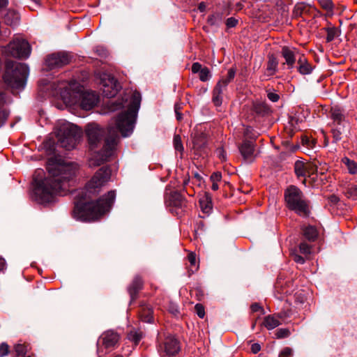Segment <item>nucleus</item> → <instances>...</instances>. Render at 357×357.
<instances>
[{
	"mask_svg": "<svg viewBox=\"0 0 357 357\" xmlns=\"http://www.w3.org/2000/svg\"><path fill=\"white\" fill-rule=\"evenodd\" d=\"M176 113V119L177 120L180 121L182 119V114L179 112H175Z\"/></svg>",
	"mask_w": 357,
	"mask_h": 357,
	"instance_id": "338daca9",
	"label": "nucleus"
},
{
	"mask_svg": "<svg viewBox=\"0 0 357 357\" xmlns=\"http://www.w3.org/2000/svg\"><path fill=\"white\" fill-rule=\"evenodd\" d=\"M6 268V261L2 257H0V271H3Z\"/></svg>",
	"mask_w": 357,
	"mask_h": 357,
	"instance_id": "13d9d810",
	"label": "nucleus"
},
{
	"mask_svg": "<svg viewBox=\"0 0 357 357\" xmlns=\"http://www.w3.org/2000/svg\"><path fill=\"white\" fill-rule=\"evenodd\" d=\"M174 147L178 152L183 153L184 148L180 135H176L173 139Z\"/></svg>",
	"mask_w": 357,
	"mask_h": 357,
	"instance_id": "e433bc0d",
	"label": "nucleus"
},
{
	"mask_svg": "<svg viewBox=\"0 0 357 357\" xmlns=\"http://www.w3.org/2000/svg\"><path fill=\"white\" fill-rule=\"evenodd\" d=\"M273 1L276 3L277 6H282L283 4L282 0H273Z\"/></svg>",
	"mask_w": 357,
	"mask_h": 357,
	"instance_id": "774afa93",
	"label": "nucleus"
},
{
	"mask_svg": "<svg viewBox=\"0 0 357 357\" xmlns=\"http://www.w3.org/2000/svg\"><path fill=\"white\" fill-rule=\"evenodd\" d=\"M206 6L204 2H201L199 6H198V9L199 10L200 12H204L206 10Z\"/></svg>",
	"mask_w": 357,
	"mask_h": 357,
	"instance_id": "bf43d9fd",
	"label": "nucleus"
},
{
	"mask_svg": "<svg viewBox=\"0 0 357 357\" xmlns=\"http://www.w3.org/2000/svg\"><path fill=\"white\" fill-rule=\"evenodd\" d=\"M100 338L102 341V344L106 348H112L118 342L119 336L113 331H107L101 335Z\"/></svg>",
	"mask_w": 357,
	"mask_h": 357,
	"instance_id": "6ab92c4d",
	"label": "nucleus"
},
{
	"mask_svg": "<svg viewBox=\"0 0 357 357\" xmlns=\"http://www.w3.org/2000/svg\"><path fill=\"white\" fill-rule=\"evenodd\" d=\"M29 69L26 64L15 61H8L3 80L12 90H22L26 83Z\"/></svg>",
	"mask_w": 357,
	"mask_h": 357,
	"instance_id": "39448f33",
	"label": "nucleus"
},
{
	"mask_svg": "<svg viewBox=\"0 0 357 357\" xmlns=\"http://www.w3.org/2000/svg\"><path fill=\"white\" fill-rule=\"evenodd\" d=\"M224 18V13L222 11H215L208 17L207 22L211 26H220Z\"/></svg>",
	"mask_w": 357,
	"mask_h": 357,
	"instance_id": "cd10ccee",
	"label": "nucleus"
},
{
	"mask_svg": "<svg viewBox=\"0 0 357 357\" xmlns=\"http://www.w3.org/2000/svg\"><path fill=\"white\" fill-rule=\"evenodd\" d=\"M225 24L227 28H233L237 25L238 20L231 17L227 19Z\"/></svg>",
	"mask_w": 357,
	"mask_h": 357,
	"instance_id": "49530a36",
	"label": "nucleus"
},
{
	"mask_svg": "<svg viewBox=\"0 0 357 357\" xmlns=\"http://www.w3.org/2000/svg\"><path fill=\"white\" fill-rule=\"evenodd\" d=\"M243 8V5L242 3L241 2H238L236 4V10H241L242 8Z\"/></svg>",
	"mask_w": 357,
	"mask_h": 357,
	"instance_id": "680f3d73",
	"label": "nucleus"
},
{
	"mask_svg": "<svg viewBox=\"0 0 357 357\" xmlns=\"http://www.w3.org/2000/svg\"><path fill=\"white\" fill-rule=\"evenodd\" d=\"M253 111L258 115L264 116L270 113L269 106L264 102H257L253 104Z\"/></svg>",
	"mask_w": 357,
	"mask_h": 357,
	"instance_id": "bb28decb",
	"label": "nucleus"
},
{
	"mask_svg": "<svg viewBox=\"0 0 357 357\" xmlns=\"http://www.w3.org/2000/svg\"><path fill=\"white\" fill-rule=\"evenodd\" d=\"M227 88V86L220 80L218 82L213 90L212 101L216 107H219L222 103V93Z\"/></svg>",
	"mask_w": 357,
	"mask_h": 357,
	"instance_id": "412c9836",
	"label": "nucleus"
},
{
	"mask_svg": "<svg viewBox=\"0 0 357 357\" xmlns=\"http://www.w3.org/2000/svg\"><path fill=\"white\" fill-rule=\"evenodd\" d=\"M287 207L302 217H307L310 213V201L303 192L295 185L288 187L284 193Z\"/></svg>",
	"mask_w": 357,
	"mask_h": 357,
	"instance_id": "423d86ee",
	"label": "nucleus"
},
{
	"mask_svg": "<svg viewBox=\"0 0 357 357\" xmlns=\"http://www.w3.org/2000/svg\"><path fill=\"white\" fill-rule=\"evenodd\" d=\"M166 202H169V205H172L179 208L186 206V201L185 198L178 192H173L170 193L169 199H166Z\"/></svg>",
	"mask_w": 357,
	"mask_h": 357,
	"instance_id": "4be33fe9",
	"label": "nucleus"
},
{
	"mask_svg": "<svg viewBox=\"0 0 357 357\" xmlns=\"http://www.w3.org/2000/svg\"><path fill=\"white\" fill-rule=\"evenodd\" d=\"M201 209L204 213H209L212 210V202L208 194H206L199 200Z\"/></svg>",
	"mask_w": 357,
	"mask_h": 357,
	"instance_id": "c85d7f7f",
	"label": "nucleus"
},
{
	"mask_svg": "<svg viewBox=\"0 0 357 357\" xmlns=\"http://www.w3.org/2000/svg\"><path fill=\"white\" fill-rule=\"evenodd\" d=\"M278 69V61L277 58L273 55H268L267 67L266 69L265 74L267 76H272L275 75Z\"/></svg>",
	"mask_w": 357,
	"mask_h": 357,
	"instance_id": "a878e982",
	"label": "nucleus"
},
{
	"mask_svg": "<svg viewBox=\"0 0 357 357\" xmlns=\"http://www.w3.org/2000/svg\"><path fill=\"white\" fill-rule=\"evenodd\" d=\"M100 84L102 94L107 98L115 96L121 87L118 81L112 75L107 73L101 75Z\"/></svg>",
	"mask_w": 357,
	"mask_h": 357,
	"instance_id": "9d476101",
	"label": "nucleus"
},
{
	"mask_svg": "<svg viewBox=\"0 0 357 357\" xmlns=\"http://www.w3.org/2000/svg\"><path fill=\"white\" fill-rule=\"evenodd\" d=\"M2 17L3 22L10 26H17L20 22V15L14 10H3Z\"/></svg>",
	"mask_w": 357,
	"mask_h": 357,
	"instance_id": "a211bd4d",
	"label": "nucleus"
},
{
	"mask_svg": "<svg viewBox=\"0 0 357 357\" xmlns=\"http://www.w3.org/2000/svg\"><path fill=\"white\" fill-rule=\"evenodd\" d=\"M9 352V347L8 345L3 342L0 344V356L3 357L8 354Z\"/></svg>",
	"mask_w": 357,
	"mask_h": 357,
	"instance_id": "37998d69",
	"label": "nucleus"
},
{
	"mask_svg": "<svg viewBox=\"0 0 357 357\" xmlns=\"http://www.w3.org/2000/svg\"><path fill=\"white\" fill-rule=\"evenodd\" d=\"M326 30L327 32L326 41L328 43L333 41L338 36L339 31L334 26L328 27Z\"/></svg>",
	"mask_w": 357,
	"mask_h": 357,
	"instance_id": "72a5a7b5",
	"label": "nucleus"
},
{
	"mask_svg": "<svg viewBox=\"0 0 357 357\" xmlns=\"http://www.w3.org/2000/svg\"><path fill=\"white\" fill-rule=\"evenodd\" d=\"M331 133L333 135V142L337 143L344 136H347L349 132V123L348 121L342 123L331 124Z\"/></svg>",
	"mask_w": 357,
	"mask_h": 357,
	"instance_id": "2eb2a0df",
	"label": "nucleus"
},
{
	"mask_svg": "<svg viewBox=\"0 0 357 357\" xmlns=\"http://www.w3.org/2000/svg\"><path fill=\"white\" fill-rule=\"evenodd\" d=\"M298 53V51L294 47H289L287 46L282 47L281 54L285 61L283 63V65H287V69L291 70L294 68L296 61V56Z\"/></svg>",
	"mask_w": 357,
	"mask_h": 357,
	"instance_id": "f3484780",
	"label": "nucleus"
},
{
	"mask_svg": "<svg viewBox=\"0 0 357 357\" xmlns=\"http://www.w3.org/2000/svg\"><path fill=\"white\" fill-rule=\"evenodd\" d=\"M47 170V177H43V169L36 170L33 176V198L42 204L52 202L56 195L63 196L70 191L77 167L72 162L50 159Z\"/></svg>",
	"mask_w": 357,
	"mask_h": 357,
	"instance_id": "f03ea898",
	"label": "nucleus"
},
{
	"mask_svg": "<svg viewBox=\"0 0 357 357\" xmlns=\"http://www.w3.org/2000/svg\"><path fill=\"white\" fill-rule=\"evenodd\" d=\"M15 356L14 357H26V347L24 344H18L15 347Z\"/></svg>",
	"mask_w": 357,
	"mask_h": 357,
	"instance_id": "c9c22d12",
	"label": "nucleus"
},
{
	"mask_svg": "<svg viewBox=\"0 0 357 357\" xmlns=\"http://www.w3.org/2000/svg\"><path fill=\"white\" fill-rule=\"evenodd\" d=\"M31 46L24 39L15 38L4 47V53L18 59H27L31 54Z\"/></svg>",
	"mask_w": 357,
	"mask_h": 357,
	"instance_id": "1a4fd4ad",
	"label": "nucleus"
},
{
	"mask_svg": "<svg viewBox=\"0 0 357 357\" xmlns=\"http://www.w3.org/2000/svg\"><path fill=\"white\" fill-rule=\"evenodd\" d=\"M298 71L301 75H310L312 73L313 67L307 61V59L304 57L303 55H301L298 59Z\"/></svg>",
	"mask_w": 357,
	"mask_h": 357,
	"instance_id": "393cba45",
	"label": "nucleus"
},
{
	"mask_svg": "<svg viewBox=\"0 0 357 357\" xmlns=\"http://www.w3.org/2000/svg\"><path fill=\"white\" fill-rule=\"evenodd\" d=\"M116 198L114 190L101 197L96 202L75 204L73 211V217L82 222H91L99 219L104 214L109 211Z\"/></svg>",
	"mask_w": 357,
	"mask_h": 357,
	"instance_id": "7ed1b4c3",
	"label": "nucleus"
},
{
	"mask_svg": "<svg viewBox=\"0 0 357 357\" xmlns=\"http://www.w3.org/2000/svg\"><path fill=\"white\" fill-rule=\"evenodd\" d=\"M111 172L109 167H102L99 169L92 178L86 184L85 197H90L100 191V188L105 185L110 178Z\"/></svg>",
	"mask_w": 357,
	"mask_h": 357,
	"instance_id": "6e6552de",
	"label": "nucleus"
},
{
	"mask_svg": "<svg viewBox=\"0 0 357 357\" xmlns=\"http://www.w3.org/2000/svg\"><path fill=\"white\" fill-rule=\"evenodd\" d=\"M203 70L202 65L198 63H194L192 66V72L193 73H199Z\"/></svg>",
	"mask_w": 357,
	"mask_h": 357,
	"instance_id": "09e8293b",
	"label": "nucleus"
},
{
	"mask_svg": "<svg viewBox=\"0 0 357 357\" xmlns=\"http://www.w3.org/2000/svg\"><path fill=\"white\" fill-rule=\"evenodd\" d=\"M293 351L289 347L284 348L279 354V357H292Z\"/></svg>",
	"mask_w": 357,
	"mask_h": 357,
	"instance_id": "a18cd8bd",
	"label": "nucleus"
},
{
	"mask_svg": "<svg viewBox=\"0 0 357 357\" xmlns=\"http://www.w3.org/2000/svg\"><path fill=\"white\" fill-rule=\"evenodd\" d=\"M216 153L218 155V157L221 160H226V153H225V151H224V149L222 148H218L216 150Z\"/></svg>",
	"mask_w": 357,
	"mask_h": 357,
	"instance_id": "8fccbe9b",
	"label": "nucleus"
},
{
	"mask_svg": "<svg viewBox=\"0 0 357 357\" xmlns=\"http://www.w3.org/2000/svg\"><path fill=\"white\" fill-rule=\"evenodd\" d=\"M199 74V79L202 82H206L212 77L211 71L207 67H204L203 70Z\"/></svg>",
	"mask_w": 357,
	"mask_h": 357,
	"instance_id": "58836bf2",
	"label": "nucleus"
},
{
	"mask_svg": "<svg viewBox=\"0 0 357 357\" xmlns=\"http://www.w3.org/2000/svg\"><path fill=\"white\" fill-rule=\"evenodd\" d=\"M144 336L143 333L139 330H132L128 334V339L137 344Z\"/></svg>",
	"mask_w": 357,
	"mask_h": 357,
	"instance_id": "7c9ffc66",
	"label": "nucleus"
},
{
	"mask_svg": "<svg viewBox=\"0 0 357 357\" xmlns=\"http://www.w3.org/2000/svg\"><path fill=\"white\" fill-rule=\"evenodd\" d=\"M294 259L297 264H303L305 263V259L298 255H295Z\"/></svg>",
	"mask_w": 357,
	"mask_h": 357,
	"instance_id": "5fc2aeb1",
	"label": "nucleus"
},
{
	"mask_svg": "<svg viewBox=\"0 0 357 357\" xmlns=\"http://www.w3.org/2000/svg\"><path fill=\"white\" fill-rule=\"evenodd\" d=\"M289 335V331L287 328H280L276 332L278 338L286 337Z\"/></svg>",
	"mask_w": 357,
	"mask_h": 357,
	"instance_id": "c03bdc74",
	"label": "nucleus"
},
{
	"mask_svg": "<svg viewBox=\"0 0 357 357\" xmlns=\"http://www.w3.org/2000/svg\"><path fill=\"white\" fill-rule=\"evenodd\" d=\"M56 89L53 96L59 94ZM59 95L63 101L69 106H78L81 109L88 111L93 108L98 102V96L93 91H84L80 86L72 89L71 86H62L59 87Z\"/></svg>",
	"mask_w": 357,
	"mask_h": 357,
	"instance_id": "20e7f679",
	"label": "nucleus"
},
{
	"mask_svg": "<svg viewBox=\"0 0 357 357\" xmlns=\"http://www.w3.org/2000/svg\"><path fill=\"white\" fill-rule=\"evenodd\" d=\"M141 100L139 92L128 91L121 100L109 102V109L112 111L121 108H127V110L113 119L107 130H102L96 123L87 125L86 135L92 152L89 160L91 167L100 166L114 154L120 139L119 133L123 137H129L132 133Z\"/></svg>",
	"mask_w": 357,
	"mask_h": 357,
	"instance_id": "f257e3e1",
	"label": "nucleus"
},
{
	"mask_svg": "<svg viewBox=\"0 0 357 357\" xmlns=\"http://www.w3.org/2000/svg\"><path fill=\"white\" fill-rule=\"evenodd\" d=\"M181 109V105L178 103H176L174 105V111L175 112H179V109Z\"/></svg>",
	"mask_w": 357,
	"mask_h": 357,
	"instance_id": "69168bd1",
	"label": "nucleus"
},
{
	"mask_svg": "<svg viewBox=\"0 0 357 357\" xmlns=\"http://www.w3.org/2000/svg\"><path fill=\"white\" fill-rule=\"evenodd\" d=\"M236 75V70L233 68L228 70L227 77H222L220 80L225 85H227L234 79Z\"/></svg>",
	"mask_w": 357,
	"mask_h": 357,
	"instance_id": "f704fd0d",
	"label": "nucleus"
},
{
	"mask_svg": "<svg viewBox=\"0 0 357 357\" xmlns=\"http://www.w3.org/2000/svg\"><path fill=\"white\" fill-rule=\"evenodd\" d=\"M152 310L149 309L148 310V314L146 316V317H144L143 319V321H145V322H149L151 323L152 321H153V317H152Z\"/></svg>",
	"mask_w": 357,
	"mask_h": 357,
	"instance_id": "864d4df0",
	"label": "nucleus"
},
{
	"mask_svg": "<svg viewBox=\"0 0 357 357\" xmlns=\"http://www.w3.org/2000/svg\"><path fill=\"white\" fill-rule=\"evenodd\" d=\"M251 310L252 312H257L259 311V310H263V309L261 308V307L260 306L259 304L258 303H253L252 305H251Z\"/></svg>",
	"mask_w": 357,
	"mask_h": 357,
	"instance_id": "4d7b16f0",
	"label": "nucleus"
},
{
	"mask_svg": "<svg viewBox=\"0 0 357 357\" xmlns=\"http://www.w3.org/2000/svg\"><path fill=\"white\" fill-rule=\"evenodd\" d=\"M211 189L214 191H215L218 189V185L217 182H213V184L211 185Z\"/></svg>",
	"mask_w": 357,
	"mask_h": 357,
	"instance_id": "e2e57ef3",
	"label": "nucleus"
},
{
	"mask_svg": "<svg viewBox=\"0 0 357 357\" xmlns=\"http://www.w3.org/2000/svg\"><path fill=\"white\" fill-rule=\"evenodd\" d=\"M192 150L195 154L203 155L207 153V138L203 132L195 133L192 136Z\"/></svg>",
	"mask_w": 357,
	"mask_h": 357,
	"instance_id": "ddd939ff",
	"label": "nucleus"
},
{
	"mask_svg": "<svg viewBox=\"0 0 357 357\" xmlns=\"http://www.w3.org/2000/svg\"><path fill=\"white\" fill-rule=\"evenodd\" d=\"M299 250L302 254L309 255L311 253L312 247L305 242H301L299 245Z\"/></svg>",
	"mask_w": 357,
	"mask_h": 357,
	"instance_id": "a19ab883",
	"label": "nucleus"
},
{
	"mask_svg": "<svg viewBox=\"0 0 357 357\" xmlns=\"http://www.w3.org/2000/svg\"><path fill=\"white\" fill-rule=\"evenodd\" d=\"M143 282L140 277L136 276L134 278L132 283L128 288L131 301L135 299L139 291L142 288Z\"/></svg>",
	"mask_w": 357,
	"mask_h": 357,
	"instance_id": "5701e85b",
	"label": "nucleus"
},
{
	"mask_svg": "<svg viewBox=\"0 0 357 357\" xmlns=\"http://www.w3.org/2000/svg\"><path fill=\"white\" fill-rule=\"evenodd\" d=\"M304 8V6L302 3H298L295 6L294 9V15L295 16H300L301 15L303 10Z\"/></svg>",
	"mask_w": 357,
	"mask_h": 357,
	"instance_id": "de8ad7c7",
	"label": "nucleus"
},
{
	"mask_svg": "<svg viewBox=\"0 0 357 357\" xmlns=\"http://www.w3.org/2000/svg\"><path fill=\"white\" fill-rule=\"evenodd\" d=\"M330 119L332 120L331 124L347 121L346 120L344 109L337 105L331 107L330 110Z\"/></svg>",
	"mask_w": 357,
	"mask_h": 357,
	"instance_id": "aec40b11",
	"label": "nucleus"
},
{
	"mask_svg": "<svg viewBox=\"0 0 357 357\" xmlns=\"http://www.w3.org/2000/svg\"><path fill=\"white\" fill-rule=\"evenodd\" d=\"M316 169L317 167L312 163H305L297 160L294 165V172L298 178H303V183L304 185H306V176L311 177Z\"/></svg>",
	"mask_w": 357,
	"mask_h": 357,
	"instance_id": "4468645a",
	"label": "nucleus"
},
{
	"mask_svg": "<svg viewBox=\"0 0 357 357\" xmlns=\"http://www.w3.org/2000/svg\"><path fill=\"white\" fill-rule=\"evenodd\" d=\"M58 143L67 150L75 147L81 137V130L75 125L65 121H60L55 127Z\"/></svg>",
	"mask_w": 357,
	"mask_h": 357,
	"instance_id": "0eeeda50",
	"label": "nucleus"
},
{
	"mask_svg": "<svg viewBox=\"0 0 357 357\" xmlns=\"http://www.w3.org/2000/svg\"><path fill=\"white\" fill-rule=\"evenodd\" d=\"M180 344L177 339L173 336H167L159 347V352L162 357L174 356L180 351Z\"/></svg>",
	"mask_w": 357,
	"mask_h": 357,
	"instance_id": "f8f14e48",
	"label": "nucleus"
},
{
	"mask_svg": "<svg viewBox=\"0 0 357 357\" xmlns=\"http://www.w3.org/2000/svg\"><path fill=\"white\" fill-rule=\"evenodd\" d=\"M266 93H267V98H268V100L273 102H276L280 99L279 94L275 93L274 90L272 91L270 89H267Z\"/></svg>",
	"mask_w": 357,
	"mask_h": 357,
	"instance_id": "ea45409f",
	"label": "nucleus"
},
{
	"mask_svg": "<svg viewBox=\"0 0 357 357\" xmlns=\"http://www.w3.org/2000/svg\"><path fill=\"white\" fill-rule=\"evenodd\" d=\"M72 56L70 54L61 52L48 55L45 61V65L48 70L61 68L68 64Z\"/></svg>",
	"mask_w": 357,
	"mask_h": 357,
	"instance_id": "9b49d317",
	"label": "nucleus"
},
{
	"mask_svg": "<svg viewBox=\"0 0 357 357\" xmlns=\"http://www.w3.org/2000/svg\"><path fill=\"white\" fill-rule=\"evenodd\" d=\"M210 178L212 181V182H218L222 178V174L220 172H214L212 174Z\"/></svg>",
	"mask_w": 357,
	"mask_h": 357,
	"instance_id": "3c124183",
	"label": "nucleus"
},
{
	"mask_svg": "<svg viewBox=\"0 0 357 357\" xmlns=\"http://www.w3.org/2000/svg\"><path fill=\"white\" fill-rule=\"evenodd\" d=\"M321 8L326 10L328 13L332 14L334 8V4L332 0H317Z\"/></svg>",
	"mask_w": 357,
	"mask_h": 357,
	"instance_id": "473e14b6",
	"label": "nucleus"
},
{
	"mask_svg": "<svg viewBox=\"0 0 357 357\" xmlns=\"http://www.w3.org/2000/svg\"><path fill=\"white\" fill-rule=\"evenodd\" d=\"M239 151L243 159L248 162L254 161L256 155L255 154V144L252 141L244 140L238 147Z\"/></svg>",
	"mask_w": 357,
	"mask_h": 357,
	"instance_id": "dca6fc26",
	"label": "nucleus"
},
{
	"mask_svg": "<svg viewBox=\"0 0 357 357\" xmlns=\"http://www.w3.org/2000/svg\"><path fill=\"white\" fill-rule=\"evenodd\" d=\"M251 350L254 354L258 353L261 350V346L260 344L257 343H255L252 344Z\"/></svg>",
	"mask_w": 357,
	"mask_h": 357,
	"instance_id": "6e6d98bb",
	"label": "nucleus"
},
{
	"mask_svg": "<svg viewBox=\"0 0 357 357\" xmlns=\"http://www.w3.org/2000/svg\"><path fill=\"white\" fill-rule=\"evenodd\" d=\"M195 309L198 317L202 319L204 318L205 315V310L204 306L202 304L198 303L196 304V305L195 306Z\"/></svg>",
	"mask_w": 357,
	"mask_h": 357,
	"instance_id": "79ce46f5",
	"label": "nucleus"
},
{
	"mask_svg": "<svg viewBox=\"0 0 357 357\" xmlns=\"http://www.w3.org/2000/svg\"><path fill=\"white\" fill-rule=\"evenodd\" d=\"M188 259L191 266H196V255L191 252L188 255Z\"/></svg>",
	"mask_w": 357,
	"mask_h": 357,
	"instance_id": "603ef678",
	"label": "nucleus"
},
{
	"mask_svg": "<svg viewBox=\"0 0 357 357\" xmlns=\"http://www.w3.org/2000/svg\"><path fill=\"white\" fill-rule=\"evenodd\" d=\"M328 144H329V139L327 136L324 135V146H328Z\"/></svg>",
	"mask_w": 357,
	"mask_h": 357,
	"instance_id": "0e129e2a",
	"label": "nucleus"
},
{
	"mask_svg": "<svg viewBox=\"0 0 357 357\" xmlns=\"http://www.w3.org/2000/svg\"><path fill=\"white\" fill-rule=\"evenodd\" d=\"M8 4V0H0V8H3Z\"/></svg>",
	"mask_w": 357,
	"mask_h": 357,
	"instance_id": "052dcab7",
	"label": "nucleus"
},
{
	"mask_svg": "<svg viewBox=\"0 0 357 357\" xmlns=\"http://www.w3.org/2000/svg\"><path fill=\"white\" fill-rule=\"evenodd\" d=\"M301 229L303 236L306 240L310 242H314L317 240L319 236V231L314 226L310 225H303Z\"/></svg>",
	"mask_w": 357,
	"mask_h": 357,
	"instance_id": "b1692460",
	"label": "nucleus"
},
{
	"mask_svg": "<svg viewBox=\"0 0 357 357\" xmlns=\"http://www.w3.org/2000/svg\"><path fill=\"white\" fill-rule=\"evenodd\" d=\"M342 162L347 166L348 171L351 174H357V162L350 160L347 157L342 158Z\"/></svg>",
	"mask_w": 357,
	"mask_h": 357,
	"instance_id": "2f4dec72",
	"label": "nucleus"
},
{
	"mask_svg": "<svg viewBox=\"0 0 357 357\" xmlns=\"http://www.w3.org/2000/svg\"><path fill=\"white\" fill-rule=\"evenodd\" d=\"M280 324L278 317L273 315H268L264 318V325L268 330H272Z\"/></svg>",
	"mask_w": 357,
	"mask_h": 357,
	"instance_id": "c756f323",
	"label": "nucleus"
},
{
	"mask_svg": "<svg viewBox=\"0 0 357 357\" xmlns=\"http://www.w3.org/2000/svg\"><path fill=\"white\" fill-rule=\"evenodd\" d=\"M347 195L348 197L354 200L357 199V185L350 184L348 185L347 190Z\"/></svg>",
	"mask_w": 357,
	"mask_h": 357,
	"instance_id": "4c0bfd02",
	"label": "nucleus"
}]
</instances>
